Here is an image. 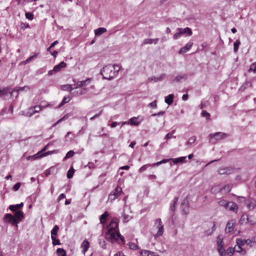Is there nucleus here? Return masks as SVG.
<instances>
[{
	"mask_svg": "<svg viewBox=\"0 0 256 256\" xmlns=\"http://www.w3.org/2000/svg\"><path fill=\"white\" fill-rule=\"evenodd\" d=\"M158 40V38H156L154 39L152 38H146L143 40L142 43V46L147 44H152L154 43V44H156Z\"/></svg>",
	"mask_w": 256,
	"mask_h": 256,
	"instance_id": "obj_17",
	"label": "nucleus"
},
{
	"mask_svg": "<svg viewBox=\"0 0 256 256\" xmlns=\"http://www.w3.org/2000/svg\"><path fill=\"white\" fill-rule=\"evenodd\" d=\"M178 32H177L175 33L174 35V40H177L182 36V32H180V30H178Z\"/></svg>",
	"mask_w": 256,
	"mask_h": 256,
	"instance_id": "obj_51",
	"label": "nucleus"
},
{
	"mask_svg": "<svg viewBox=\"0 0 256 256\" xmlns=\"http://www.w3.org/2000/svg\"><path fill=\"white\" fill-rule=\"evenodd\" d=\"M246 206L250 210H254L256 206V200H249L246 202Z\"/></svg>",
	"mask_w": 256,
	"mask_h": 256,
	"instance_id": "obj_18",
	"label": "nucleus"
},
{
	"mask_svg": "<svg viewBox=\"0 0 256 256\" xmlns=\"http://www.w3.org/2000/svg\"><path fill=\"white\" fill-rule=\"evenodd\" d=\"M58 229V225H55L51 230V236H52L53 237H55L57 236Z\"/></svg>",
	"mask_w": 256,
	"mask_h": 256,
	"instance_id": "obj_30",
	"label": "nucleus"
},
{
	"mask_svg": "<svg viewBox=\"0 0 256 256\" xmlns=\"http://www.w3.org/2000/svg\"><path fill=\"white\" fill-rule=\"evenodd\" d=\"M123 222H127L129 221V220L131 218V217L128 215L124 213L123 214Z\"/></svg>",
	"mask_w": 256,
	"mask_h": 256,
	"instance_id": "obj_45",
	"label": "nucleus"
},
{
	"mask_svg": "<svg viewBox=\"0 0 256 256\" xmlns=\"http://www.w3.org/2000/svg\"><path fill=\"white\" fill-rule=\"evenodd\" d=\"M129 247L132 250H136L138 248V246L134 243L132 242L130 243Z\"/></svg>",
	"mask_w": 256,
	"mask_h": 256,
	"instance_id": "obj_53",
	"label": "nucleus"
},
{
	"mask_svg": "<svg viewBox=\"0 0 256 256\" xmlns=\"http://www.w3.org/2000/svg\"><path fill=\"white\" fill-rule=\"evenodd\" d=\"M247 222L251 225H254L256 224V219L254 218L249 217V220H247Z\"/></svg>",
	"mask_w": 256,
	"mask_h": 256,
	"instance_id": "obj_50",
	"label": "nucleus"
},
{
	"mask_svg": "<svg viewBox=\"0 0 256 256\" xmlns=\"http://www.w3.org/2000/svg\"><path fill=\"white\" fill-rule=\"evenodd\" d=\"M220 206H224L226 209L228 206L229 202L224 200H221L218 202Z\"/></svg>",
	"mask_w": 256,
	"mask_h": 256,
	"instance_id": "obj_34",
	"label": "nucleus"
},
{
	"mask_svg": "<svg viewBox=\"0 0 256 256\" xmlns=\"http://www.w3.org/2000/svg\"><path fill=\"white\" fill-rule=\"evenodd\" d=\"M174 96L173 94H170L169 95L165 97V102L168 105L172 104L174 101Z\"/></svg>",
	"mask_w": 256,
	"mask_h": 256,
	"instance_id": "obj_23",
	"label": "nucleus"
},
{
	"mask_svg": "<svg viewBox=\"0 0 256 256\" xmlns=\"http://www.w3.org/2000/svg\"><path fill=\"white\" fill-rule=\"evenodd\" d=\"M26 18L29 20H32L34 19V15L30 12H26L25 14Z\"/></svg>",
	"mask_w": 256,
	"mask_h": 256,
	"instance_id": "obj_49",
	"label": "nucleus"
},
{
	"mask_svg": "<svg viewBox=\"0 0 256 256\" xmlns=\"http://www.w3.org/2000/svg\"><path fill=\"white\" fill-rule=\"evenodd\" d=\"M21 184L20 182H18L16 183L13 186V189L14 191H17L18 190Z\"/></svg>",
	"mask_w": 256,
	"mask_h": 256,
	"instance_id": "obj_54",
	"label": "nucleus"
},
{
	"mask_svg": "<svg viewBox=\"0 0 256 256\" xmlns=\"http://www.w3.org/2000/svg\"><path fill=\"white\" fill-rule=\"evenodd\" d=\"M249 220V217L247 214H244L240 218V222H247V220Z\"/></svg>",
	"mask_w": 256,
	"mask_h": 256,
	"instance_id": "obj_42",
	"label": "nucleus"
},
{
	"mask_svg": "<svg viewBox=\"0 0 256 256\" xmlns=\"http://www.w3.org/2000/svg\"><path fill=\"white\" fill-rule=\"evenodd\" d=\"M226 210L236 212L238 210V206L234 202H229L228 206H227Z\"/></svg>",
	"mask_w": 256,
	"mask_h": 256,
	"instance_id": "obj_14",
	"label": "nucleus"
},
{
	"mask_svg": "<svg viewBox=\"0 0 256 256\" xmlns=\"http://www.w3.org/2000/svg\"><path fill=\"white\" fill-rule=\"evenodd\" d=\"M164 111H160L158 113L153 114L151 115L152 116H162L164 114Z\"/></svg>",
	"mask_w": 256,
	"mask_h": 256,
	"instance_id": "obj_62",
	"label": "nucleus"
},
{
	"mask_svg": "<svg viewBox=\"0 0 256 256\" xmlns=\"http://www.w3.org/2000/svg\"><path fill=\"white\" fill-rule=\"evenodd\" d=\"M75 88H72L71 84H65L62 86V90H67L72 92Z\"/></svg>",
	"mask_w": 256,
	"mask_h": 256,
	"instance_id": "obj_35",
	"label": "nucleus"
},
{
	"mask_svg": "<svg viewBox=\"0 0 256 256\" xmlns=\"http://www.w3.org/2000/svg\"><path fill=\"white\" fill-rule=\"evenodd\" d=\"M202 116L203 117H206L207 118H209L210 116V114L205 110H202Z\"/></svg>",
	"mask_w": 256,
	"mask_h": 256,
	"instance_id": "obj_56",
	"label": "nucleus"
},
{
	"mask_svg": "<svg viewBox=\"0 0 256 256\" xmlns=\"http://www.w3.org/2000/svg\"><path fill=\"white\" fill-rule=\"evenodd\" d=\"M92 78H88L84 80L78 82H76V86L75 88H77L78 87H82L88 85L90 82Z\"/></svg>",
	"mask_w": 256,
	"mask_h": 256,
	"instance_id": "obj_19",
	"label": "nucleus"
},
{
	"mask_svg": "<svg viewBox=\"0 0 256 256\" xmlns=\"http://www.w3.org/2000/svg\"><path fill=\"white\" fill-rule=\"evenodd\" d=\"M182 213L188 214L190 212L189 196H187L183 200L180 205Z\"/></svg>",
	"mask_w": 256,
	"mask_h": 256,
	"instance_id": "obj_4",
	"label": "nucleus"
},
{
	"mask_svg": "<svg viewBox=\"0 0 256 256\" xmlns=\"http://www.w3.org/2000/svg\"><path fill=\"white\" fill-rule=\"evenodd\" d=\"M46 106H34L33 114L38 112L42 110V108H46Z\"/></svg>",
	"mask_w": 256,
	"mask_h": 256,
	"instance_id": "obj_32",
	"label": "nucleus"
},
{
	"mask_svg": "<svg viewBox=\"0 0 256 256\" xmlns=\"http://www.w3.org/2000/svg\"><path fill=\"white\" fill-rule=\"evenodd\" d=\"M186 156L179 157L176 158H172V162L174 164H176L179 162H186Z\"/></svg>",
	"mask_w": 256,
	"mask_h": 256,
	"instance_id": "obj_25",
	"label": "nucleus"
},
{
	"mask_svg": "<svg viewBox=\"0 0 256 256\" xmlns=\"http://www.w3.org/2000/svg\"><path fill=\"white\" fill-rule=\"evenodd\" d=\"M56 253L58 256H66V252L63 248H58L56 250Z\"/></svg>",
	"mask_w": 256,
	"mask_h": 256,
	"instance_id": "obj_33",
	"label": "nucleus"
},
{
	"mask_svg": "<svg viewBox=\"0 0 256 256\" xmlns=\"http://www.w3.org/2000/svg\"><path fill=\"white\" fill-rule=\"evenodd\" d=\"M4 220V222H7L11 224L12 226H15L18 227V222L16 218L10 214H5Z\"/></svg>",
	"mask_w": 256,
	"mask_h": 256,
	"instance_id": "obj_9",
	"label": "nucleus"
},
{
	"mask_svg": "<svg viewBox=\"0 0 256 256\" xmlns=\"http://www.w3.org/2000/svg\"><path fill=\"white\" fill-rule=\"evenodd\" d=\"M74 152L73 150H70L69 152H68L66 153V156H64V160H66V159H68V158H70L74 156Z\"/></svg>",
	"mask_w": 256,
	"mask_h": 256,
	"instance_id": "obj_43",
	"label": "nucleus"
},
{
	"mask_svg": "<svg viewBox=\"0 0 256 256\" xmlns=\"http://www.w3.org/2000/svg\"><path fill=\"white\" fill-rule=\"evenodd\" d=\"M74 172V170L72 167H70V170L67 172V177L68 178H71L73 176V174Z\"/></svg>",
	"mask_w": 256,
	"mask_h": 256,
	"instance_id": "obj_36",
	"label": "nucleus"
},
{
	"mask_svg": "<svg viewBox=\"0 0 256 256\" xmlns=\"http://www.w3.org/2000/svg\"><path fill=\"white\" fill-rule=\"evenodd\" d=\"M8 93L7 90L5 88H3L2 90H0V96H2L4 95H6Z\"/></svg>",
	"mask_w": 256,
	"mask_h": 256,
	"instance_id": "obj_58",
	"label": "nucleus"
},
{
	"mask_svg": "<svg viewBox=\"0 0 256 256\" xmlns=\"http://www.w3.org/2000/svg\"><path fill=\"white\" fill-rule=\"evenodd\" d=\"M228 134L225 133L218 132L215 134H209L210 140L212 142H216L218 140H222L224 138L227 137Z\"/></svg>",
	"mask_w": 256,
	"mask_h": 256,
	"instance_id": "obj_3",
	"label": "nucleus"
},
{
	"mask_svg": "<svg viewBox=\"0 0 256 256\" xmlns=\"http://www.w3.org/2000/svg\"><path fill=\"white\" fill-rule=\"evenodd\" d=\"M177 30H180V32H182V35L184 34H187L188 36H190L192 34V30L188 27L184 28H178Z\"/></svg>",
	"mask_w": 256,
	"mask_h": 256,
	"instance_id": "obj_20",
	"label": "nucleus"
},
{
	"mask_svg": "<svg viewBox=\"0 0 256 256\" xmlns=\"http://www.w3.org/2000/svg\"><path fill=\"white\" fill-rule=\"evenodd\" d=\"M69 114H67L66 115H64L63 117H62L58 120V122H61L66 120L69 117Z\"/></svg>",
	"mask_w": 256,
	"mask_h": 256,
	"instance_id": "obj_60",
	"label": "nucleus"
},
{
	"mask_svg": "<svg viewBox=\"0 0 256 256\" xmlns=\"http://www.w3.org/2000/svg\"><path fill=\"white\" fill-rule=\"evenodd\" d=\"M232 187V184H226L223 187L220 188L221 192L224 193L228 192L231 190Z\"/></svg>",
	"mask_w": 256,
	"mask_h": 256,
	"instance_id": "obj_24",
	"label": "nucleus"
},
{
	"mask_svg": "<svg viewBox=\"0 0 256 256\" xmlns=\"http://www.w3.org/2000/svg\"><path fill=\"white\" fill-rule=\"evenodd\" d=\"M122 192V189L120 187L117 186L116 188L112 190L108 196V200L110 201L114 200L118 198Z\"/></svg>",
	"mask_w": 256,
	"mask_h": 256,
	"instance_id": "obj_5",
	"label": "nucleus"
},
{
	"mask_svg": "<svg viewBox=\"0 0 256 256\" xmlns=\"http://www.w3.org/2000/svg\"><path fill=\"white\" fill-rule=\"evenodd\" d=\"M234 250L238 252H240L243 254H244L246 252V251L245 250H244L241 246H236L234 247Z\"/></svg>",
	"mask_w": 256,
	"mask_h": 256,
	"instance_id": "obj_37",
	"label": "nucleus"
},
{
	"mask_svg": "<svg viewBox=\"0 0 256 256\" xmlns=\"http://www.w3.org/2000/svg\"><path fill=\"white\" fill-rule=\"evenodd\" d=\"M151 166V164H145V165H144L143 166H142L139 170H138V172H144V170H146V168Z\"/></svg>",
	"mask_w": 256,
	"mask_h": 256,
	"instance_id": "obj_46",
	"label": "nucleus"
},
{
	"mask_svg": "<svg viewBox=\"0 0 256 256\" xmlns=\"http://www.w3.org/2000/svg\"><path fill=\"white\" fill-rule=\"evenodd\" d=\"M240 44V42L239 40H236L234 42V52H236L238 48V46Z\"/></svg>",
	"mask_w": 256,
	"mask_h": 256,
	"instance_id": "obj_40",
	"label": "nucleus"
},
{
	"mask_svg": "<svg viewBox=\"0 0 256 256\" xmlns=\"http://www.w3.org/2000/svg\"><path fill=\"white\" fill-rule=\"evenodd\" d=\"M234 250L232 248H228L227 249V253L230 256H232L234 253Z\"/></svg>",
	"mask_w": 256,
	"mask_h": 256,
	"instance_id": "obj_57",
	"label": "nucleus"
},
{
	"mask_svg": "<svg viewBox=\"0 0 256 256\" xmlns=\"http://www.w3.org/2000/svg\"><path fill=\"white\" fill-rule=\"evenodd\" d=\"M148 106L152 108H156L157 106L156 101L154 100L150 102V104H149Z\"/></svg>",
	"mask_w": 256,
	"mask_h": 256,
	"instance_id": "obj_61",
	"label": "nucleus"
},
{
	"mask_svg": "<svg viewBox=\"0 0 256 256\" xmlns=\"http://www.w3.org/2000/svg\"><path fill=\"white\" fill-rule=\"evenodd\" d=\"M236 170V168H232L231 166L230 167H224L222 166L218 170V173L220 174H230L234 173Z\"/></svg>",
	"mask_w": 256,
	"mask_h": 256,
	"instance_id": "obj_6",
	"label": "nucleus"
},
{
	"mask_svg": "<svg viewBox=\"0 0 256 256\" xmlns=\"http://www.w3.org/2000/svg\"><path fill=\"white\" fill-rule=\"evenodd\" d=\"M4 220V222H7L11 224L12 226H15L18 227V222L16 218L10 214H5Z\"/></svg>",
	"mask_w": 256,
	"mask_h": 256,
	"instance_id": "obj_8",
	"label": "nucleus"
},
{
	"mask_svg": "<svg viewBox=\"0 0 256 256\" xmlns=\"http://www.w3.org/2000/svg\"><path fill=\"white\" fill-rule=\"evenodd\" d=\"M218 250L219 252V254H220V256H226V252H225V250L224 248H218Z\"/></svg>",
	"mask_w": 256,
	"mask_h": 256,
	"instance_id": "obj_48",
	"label": "nucleus"
},
{
	"mask_svg": "<svg viewBox=\"0 0 256 256\" xmlns=\"http://www.w3.org/2000/svg\"><path fill=\"white\" fill-rule=\"evenodd\" d=\"M249 72H253L254 74L256 73V64H252L250 66V68L248 70Z\"/></svg>",
	"mask_w": 256,
	"mask_h": 256,
	"instance_id": "obj_41",
	"label": "nucleus"
},
{
	"mask_svg": "<svg viewBox=\"0 0 256 256\" xmlns=\"http://www.w3.org/2000/svg\"><path fill=\"white\" fill-rule=\"evenodd\" d=\"M143 120V118L142 116L132 117L129 120V122L130 125L132 126H138Z\"/></svg>",
	"mask_w": 256,
	"mask_h": 256,
	"instance_id": "obj_10",
	"label": "nucleus"
},
{
	"mask_svg": "<svg viewBox=\"0 0 256 256\" xmlns=\"http://www.w3.org/2000/svg\"><path fill=\"white\" fill-rule=\"evenodd\" d=\"M23 206V202L14 205L12 204L9 206V209L12 212H16V210H18V209L22 207Z\"/></svg>",
	"mask_w": 256,
	"mask_h": 256,
	"instance_id": "obj_21",
	"label": "nucleus"
},
{
	"mask_svg": "<svg viewBox=\"0 0 256 256\" xmlns=\"http://www.w3.org/2000/svg\"><path fill=\"white\" fill-rule=\"evenodd\" d=\"M216 229V224L215 222H213V226L212 228V230L210 232V230H208L206 232V235L207 236L210 235L214 231H215Z\"/></svg>",
	"mask_w": 256,
	"mask_h": 256,
	"instance_id": "obj_47",
	"label": "nucleus"
},
{
	"mask_svg": "<svg viewBox=\"0 0 256 256\" xmlns=\"http://www.w3.org/2000/svg\"><path fill=\"white\" fill-rule=\"evenodd\" d=\"M208 101L202 102H201V104H200V108L203 109V108H206V106H208Z\"/></svg>",
	"mask_w": 256,
	"mask_h": 256,
	"instance_id": "obj_59",
	"label": "nucleus"
},
{
	"mask_svg": "<svg viewBox=\"0 0 256 256\" xmlns=\"http://www.w3.org/2000/svg\"><path fill=\"white\" fill-rule=\"evenodd\" d=\"M193 45L192 42H189L184 46L179 51V54H183L189 50Z\"/></svg>",
	"mask_w": 256,
	"mask_h": 256,
	"instance_id": "obj_11",
	"label": "nucleus"
},
{
	"mask_svg": "<svg viewBox=\"0 0 256 256\" xmlns=\"http://www.w3.org/2000/svg\"><path fill=\"white\" fill-rule=\"evenodd\" d=\"M100 245L102 248L104 249L106 248V242L104 240L100 241Z\"/></svg>",
	"mask_w": 256,
	"mask_h": 256,
	"instance_id": "obj_64",
	"label": "nucleus"
},
{
	"mask_svg": "<svg viewBox=\"0 0 256 256\" xmlns=\"http://www.w3.org/2000/svg\"><path fill=\"white\" fill-rule=\"evenodd\" d=\"M81 247L82 248V252L84 254L90 247V242L86 240H84L81 244Z\"/></svg>",
	"mask_w": 256,
	"mask_h": 256,
	"instance_id": "obj_16",
	"label": "nucleus"
},
{
	"mask_svg": "<svg viewBox=\"0 0 256 256\" xmlns=\"http://www.w3.org/2000/svg\"><path fill=\"white\" fill-rule=\"evenodd\" d=\"M108 216V212H105L103 214H102L100 218V223L102 224H104L106 222V220Z\"/></svg>",
	"mask_w": 256,
	"mask_h": 256,
	"instance_id": "obj_28",
	"label": "nucleus"
},
{
	"mask_svg": "<svg viewBox=\"0 0 256 256\" xmlns=\"http://www.w3.org/2000/svg\"><path fill=\"white\" fill-rule=\"evenodd\" d=\"M155 226L158 229L157 233L154 235V237H158L162 236L164 233V226L160 218H156L155 220Z\"/></svg>",
	"mask_w": 256,
	"mask_h": 256,
	"instance_id": "obj_7",
	"label": "nucleus"
},
{
	"mask_svg": "<svg viewBox=\"0 0 256 256\" xmlns=\"http://www.w3.org/2000/svg\"><path fill=\"white\" fill-rule=\"evenodd\" d=\"M73 94L76 96H80L83 94V90H80L76 92H74Z\"/></svg>",
	"mask_w": 256,
	"mask_h": 256,
	"instance_id": "obj_63",
	"label": "nucleus"
},
{
	"mask_svg": "<svg viewBox=\"0 0 256 256\" xmlns=\"http://www.w3.org/2000/svg\"><path fill=\"white\" fill-rule=\"evenodd\" d=\"M178 196L174 197V200H172V203L170 204V211H171L172 212H174L175 211L176 206L178 204Z\"/></svg>",
	"mask_w": 256,
	"mask_h": 256,
	"instance_id": "obj_15",
	"label": "nucleus"
},
{
	"mask_svg": "<svg viewBox=\"0 0 256 256\" xmlns=\"http://www.w3.org/2000/svg\"><path fill=\"white\" fill-rule=\"evenodd\" d=\"M51 238L52 240V244L54 246L56 245H60L61 244L58 239H57L56 236L53 237L52 236H51Z\"/></svg>",
	"mask_w": 256,
	"mask_h": 256,
	"instance_id": "obj_39",
	"label": "nucleus"
},
{
	"mask_svg": "<svg viewBox=\"0 0 256 256\" xmlns=\"http://www.w3.org/2000/svg\"><path fill=\"white\" fill-rule=\"evenodd\" d=\"M106 32V29L104 28H99L94 30L96 36H100Z\"/></svg>",
	"mask_w": 256,
	"mask_h": 256,
	"instance_id": "obj_27",
	"label": "nucleus"
},
{
	"mask_svg": "<svg viewBox=\"0 0 256 256\" xmlns=\"http://www.w3.org/2000/svg\"><path fill=\"white\" fill-rule=\"evenodd\" d=\"M119 220L116 218H113L108 226V231L106 234V239L114 243L120 239L123 242L124 237L118 231V223Z\"/></svg>",
	"mask_w": 256,
	"mask_h": 256,
	"instance_id": "obj_1",
	"label": "nucleus"
},
{
	"mask_svg": "<svg viewBox=\"0 0 256 256\" xmlns=\"http://www.w3.org/2000/svg\"><path fill=\"white\" fill-rule=\"evenodd\" d=\"M234 225L235 223L233 222V220L228 222L226 224V228L225 229L226 232L227 233H230L232 232L234 228Z\"/></svg>",
	"mask_w": 256,
	"mask_h": 256,
	"instance_id": "obj_13",
	"label": "nucleus"
},
{
	"mask_svg": "<svg viewBox=\"0 0 256 256\" xmlns=\"http://www.w3.org/2000/svg\"><path fill=\"white\" fill-rule=\"evenodd\" d=\"M14 216L16 218V221L18 224L22 220L24 217V214L22 212L18 210L16 212Z\"/></svg>",
	"mask_w": 256,
	"mask_h": 256,
	"instance_id": "obj_12",
	"label": "nucleus"
},
{
	"mask_svg": "<svg viewBox=\"0 0 256 256\" xmlns=\"http://www.w3.org/2000/svg\"><path fill=\"white\" fill-rule=\"evenodd\" d=\"M196 140V137L195 136H192L190 137L188 141V144H192L194 143Z\"/></svg>",
	"mask_w": 256,
	"mask_h": 256,
	"instance_id": "obj_55",
	"label": "nucleus"
},
{
	"mask_svg": "<svg viewBox=\"0 0 256 256\" xmlns=\"http://www.w3.org/2000/svg\"><path fill=\"white\" fill-rule=\"evenodd\" d=\"M217 245H218V248H222L224 244L222 240L220 238V236H218V241H217Z\"/></svg>",
	"mask_w": 256,
	"mask_h": 256,
	"instance_id": "obj_44",
	"label": "nucleus"
},
{
	"mask_svg": "<svg viewBox=\"0 0 256 256\" xmlns=\"http://www.w3.org/2000/svg\"><path fill=\"white\" fill-rule=\"evenodd\" d=\"M187 78V75L186 74H184L180 76H176L174 80V82H180L182 79L186 80Z\"/></svg>",
	"mask_w": 256,
	"mask_h": 256,
	"instance_id": "obj_29",
	"label": "nucleus"
},
{
	"mask_svg": "<svg viewBox=\"0 0 256 256\" xmlns=\"http://www.w3.org/2000/svg\"><path fill=\"white\" fill-rule=\"evenodd\" d=\"M70 100H71V98L69 96H64L62 100V102H61L60 104L58 106V107L60 108L63 105H64L65 104L68 103V102H69L70 101Z\"/></svg>",
	"mask_w": 256,
	"mask_h": 256,
	"instance_id": "obj_31",
	"label": "nucleus"
},
{
	"mask_svg": "<svg viewBox=\"0 0 256 256\" xmlns=\"http://www.w3.org/2000/svg\"><path fill=\"white\" fill-rule=\"evenodd\" d=\"M237 246H243L246 244V241L244 239L237 238L236 240Z\"/></svg>",
	"mask_w": 256,
	"mask_h": 256,
	"instance_id": "obj_38",
	"label": "nucleus"
},
{
	"mask_svg": "<svg viewBox=\"0 0 256 256\" xmlns=\"http://www.w3.org/2000/svg\"><path fill=\"white\" fill-rule=\"evenodd\" d=\"M220 192H221V188H220V186L218 185L214 186L210 190V192L212 194H216Z\"/></svg>",
	"mask_w": 256,
	"mask_h": 256,
	"instance_id": "obj_26",
	"label": "nucleus"
},
{
	"mask_svg": "<svg viewBox=\"0 0 256 256\" xmlns=\"http://www.w3.org/2000/svg\"><path fill=\"white\" fill-rule=\"evenodd\" d=\"M120 69L118 64H108L104 66L100 70V74L104 79L111 80L116 77Z\"/></svg>",
	"mask_w": 256,
	"mask_h": 256,
	"instance_id": "obj_2",
	"label": "nucleus"
},
{
	"mask_svg": "<svg viewBox=\"0 0 256 256\" xmlns=\"http://www.w3.org/2000/svg\"><path fill=\"white\" fill-rule=\"evenodd\" d=\"M150 251L146 250H143L140 252L142 256H148Z\"/></svg>",
	"mask_w": 256,
	"mask_h": 256,
	"instance_id": "obj_52",
	"label": "nucleus"
},
{
	"mask_svg": "<svg viewBox=\"0 0 256 256\" xmlns=\"http://www.w3.org/2000/svg\"><path fill=\"white\" fill-rule=\"evenodd\" d=\"M66 64L64 62H62L54 67V70H55V72H58L60 70L61 68L66 67Z\"/></svg>",
	"mask_w": 256,
	"mask_h": 256,
	"instance_id": "obj_22",
	"label": "nucleus"
}]
</instances>
